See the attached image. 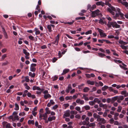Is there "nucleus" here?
Returning a JSON list of instances; mask_svg holds the SVG:
<instances>
[{"mask_svg": "<svg viewBox=\"0 0 128 128\" xmlns=\"http://www.w3.org/2000/svg\"><path fill=\"white\" fill-rule=\"evenodd\" d=\"M97 121L99 122L98 124L101 125L102 124H104L106 122V120L103 118H100V116L97 119Z\"/></svg>", "mask_w": 128, "mask_h": 128, "instance_id": "nucleus-5", "label": "nucleus"}, {"mask_svg": "<svg viewBox=\"0 0 128 128\" xmlns=\"http://www.w3.org/2000/svg\"><path fill=\"white\" fill-rule=\"evenodd\" d=\"M89 104L90 106H93L95 104V103L94 102V100H93L92 101L89 102Z\"/></svg>", "mask_w": 128, "mask_h": 128, "instance_id": "nucleus-46", "label": "nucleus"}, {"mask_svg": "<svg viewBox=\"0 0 128 128\" xmlns=\"http://www.w3.org/2000/svg\"><path fill=\"white\" fill-rule=\"evenodd\" d=\"M83 96L82 98H83L84 100L86 101H88L89 100V99L87 97L88 95L87 94H83Z\"/></svg>", "mask_w": 128, "mask_h": 128, "instance_id": "nucleus-20", "label": "nucleus"}, {"mask_svg": "<svg viewBox=\"0 0 128 128\" xmlns=\"http://www.w3.org/2000/svg\"><path fill=\"white\" fill-rule=\"evenodd\" d=\"M30 70L31 71L34 72L36 71V68L35 67H33L30 66Z\"/></svg>", "mask_w": 128, "mask_h": 128, "instance_id": "nucleus-32", "label": "nucleus"}, {"mask_svg": "<svg viewBox=\"0 0 128 128\" xmlns=\"http://www.w3.org/2000/svg\"><path fill=\"white\" fill-rule=\"evenodd\" d=\"M70 114H72L73 115L76 114L77 113V112L75 111L72 110L71 112H70Z\"/></svg>", "mask_w": 128, "mask_h": 128, "instance_id": "nucleus-42", "label": "nucleus"}, {"mask_svg": "<svg viewBox=\"0 0 128 128\" xmlns=\"http://www.w3.org/2000/svg\"><path fill=\"white\" fill-rule=\"evenodd\" d=\"M43 93L44 94V97L46 99L50 98L52 97L51 96L48 94V91L47 90H44Z\"/></svg>", "mask_w": 128, "mask_h": 128, "instance_id": "nucleus-4", "label": "nucleus"}, {"mask_svg": "<svg viewBox=\"0 0 128 128\" xmlns=\"http://www.w3.org/2000/svg\"><path fill=\"white\" fill-rule=\"evenodd\" d=\"M114 62L116 63H122V62L120 60H117L116 59L114 60Z\"/></svg>", "mask_w": 128, "mask_h": 128, "instance_id": "nucleus-45", "label": "nucleus"}, {"mask_svg": "<svg viewBox=\"0 0 128 128\" xmlns=\"http://www.w3.org/2000/svg\"><path fill=\"white\" fill-rule=\"evenodd\" d=\"M32 114L34 116H35L37 112L34 111L33 110L32 112Z\"/></svg>", "mask_w": 128, "mask_h": 128, "instance_id": "nucleus-59", "label": "nucleus"}, {"mask_svg": "<svg viewBox=\"0 0 128 128\" xmlns=\"http://www.w3.org/2000/svg\"><path fill=\"white\" fill-rule=\"evenodd\" d=\"M41 48L42 49H46L47 48V46L46 45H44L41 46Z\"/></svg>", "mask_w": 128, "mask_h": 128, "instance_id": "nucleus-62", "label": "nucleus"}, {"mask_svg": "<svg viewBox=\"0 0 128 128\" xmlns=\"http://www.w3.org/2000/svg\"><path fill=\"white\" fill-rule=\"evenodd\" d=\"M60 36V35L59 34H58L55 38L56 42H57V43L56 44V45H57L58 44L59 41V37Z\"/></svg>", "mask_w": 128, "mask_h": 128, "instance_id": "nucleus-16", "label": "nucleus"}, {"mask_svg": "<svg viewBox=\"0 0 128 128\" xmlns=\"http://www.w3.org/2000/svg\"><path fill=\"white\" fill-rule=\"evenodd\" d=\"M65 99L67 100H72V96H67L66 97Z\"/></svg>", "mask_w": 128, "mask_h": 128, "instance_id": "nucleus-47", "label": "nucleus"}, {"mask_svg": "<svg viewBox=\"0 0 128 128\" xmlns=\"http://www.w3.org/2000/svg\"><path fill=\"white\" fill-rule=\"evenodd\" d=\"M34 31L35 32V34L36 35L39 34L40 33V31L39 29L36 28H34Z\"/></svg>", "mask_w": 128, "mask_h": 128, "instance_id": "nucleus-17", "label": "nucleus"}, {"mask_svg": "<svg viewBox=\"0 0 128 128\" xmlns=\"http://www.w3.org/2000/svg\"><path fill=\"white\" fill-rule=\"evenodd\" d=\"M58 107V106L57 104H56L52 107V109L54 110H55Z\"/></svg>", "mask_w": 128, "mask_h": 128, "instance_id": "nucleus-58", "label": "nucleus"}, {"mask_svg": "<svg viewBox=\"0 0 128 128\" xmlns=\"http://www.w3.org/2000/svg\"><path fill=\"white\" fill-rule=\"evenodd\" d=\"M122 109V107L121 106H119L118 107V109L117 110V111L118 112H120Z\"/></svg>", "mask_w": 128, "mask_h": 128, "instance_id": "nucleus-51", "label": "nucleus"}, {"mask_svg": "<svg viewBox=\"0 0 128 128\" xmlns=\"http://www.w3.org/2000/svg\"><path fill=\"white\" fill-rule=\"evenodd\" d=\"M107 26L108 28L112 26L113 28H119L120 27V25L118 24L117 22L115 21L108 22Z\"/></svg>", "mask_w": 128, "mask_h": 128, "instance_id": "nucleus-2", "label": "nucleus"}, {"mask_svg": "<svg viewBox=\"0 0 128 128\" xmlns=\"http://www.w3.org/2000/svg\"><path fill=\"white\" fill-rule=\"evenodd\" d=\"M47 28L48 29L49 32H51L52 31V26L51 25H48L47 26Z\"/></svg>", "mask_w": 128, "mask_h": 128, "instance_id": "nucleus-33", "label": "nucleus"}, {"mask_svg": "<svg viewBox=\"0 0 128 128\" xmlns=\"http://www.w3.org/2000/svg\"><path fill=\"white\" fill-rule=\"evenodd\" d=\"M92 31L91 30H90L87 32H85V34L86 35H88L92 34Z\"/></svg>", "mask_w": 128, "mask_h": 128, "instance_id": "nucleus-41", "label": "nucleus"}, {"mask_svg": "<svg viewBox=\"0 0 128 128\" xmlns=\"http://www.w3.org/2000/svg\"><path fill=\"white\" fill-rule=\"evenodd\" d=\"M15 108H14V109L16 110H18L19 109V107L18 104L16 103H15Z\"/></svg>", "mask_w": 128, "mask_h": 128, "instance_id": "nucleus-35", "label": "nucleus"}, {"mask_svg": "<svg viewBox=\"0 0 128 128\" xmlns=\"http://www.w3.org/2000/svg\"><path fill=\"white\" fill-rule=\"evenodd\" d=\"M69 71V69H64L63 70V72L62 74V75H63L64 74H66Z\"/></svg>", "mask_w": 128, "mask_h": 128, "instance_id": "nucleus-28", "label": "nucleus"}, {"mask_svg": "<svg viewBox=\"0 0 128 128\" xmlns=\"http://www.w3.org/2000/svg\"><path fill=\"white\" fill-rule=\"evenodd\" d=\"M120 93L121 94L124 95L125 97L127 96H128V93L126 90L122 91Z\"/></svg>", "mask_w": 128, "mask_h": 128, "instance_id": "nucleus-15", "label": "nucleus"}, {"mask_svg": "<svg viewBox=\"0 0 128 128\" xmlns=\"http://www.w3.org/2000/svg\"><path fill=\"white\" fill-rule=\"evenodd\" d=\"M34 120H29L28 121V124H34Z\"/></svg>", "mask_w": 128, "mask_h": 128, "instance_id": "nucleus-29", "label": "nucleus"}, {"mask_svg": "<svg viewBox=\"0 0 128 128\" xmlns=\"http://www.w3.org/2000/svg\"><path fill=\"white\" fill-rule=\"evenodd\" d=\"M108 87L106 86H104L102 88V91H105L108 88Z\"/></svg>", "mask_w": 128, "mask_h": 128, "instance_id": "nucleus-36", "label": "nucleus"}, {"mask_svg": "<svg viewBox=\"0 0 128 128\" xmlns=\"http://www.w3.org/2000/svg\"><path fill=\"white\" fill-rule=\"evenodd\" d=\"M121 3L126 7H128V3L127 2H122Z\"/></svg>", "mask_w": 128, "mask_h": 128, "instance_id": "nucleus-30", "label": "nucleus"}, {"mask_svg": "<svg viewBox=\"0 0 128 128\" xmlns=\"http://www.w3.org/2000/svg\"><path fill=\"white\" fill-rule=\"evenodd\" d=\"M23 53L26 56L25 58L26 59H28L29 58V56H30V54L28 52H27L26 50L24 49H23Z\"/></svg>", "mask_w": 128, "mask_h": 128, "instance_id": "nucleus-10", "label": "nucleus"}, {"mask_svg": "<svg viewBox=\"0 0 128 128\" xmlns=\"http://www.w3.org/2000/svg\"><path fill=\"white\" fill-rule=\"evenodd\" d=\"M64 114L63 115V118H65L66 117H69L70 116V111L69 110H68L64 112Z\"/></svg>", "mask_w": 128, "mask_h": 128, "instance_id": "nucleus-7", "label": "nucleus"}, {"mask_svg": "<svg viewBox=\"0 0 128 128\" xmlns=\"http://www.w3.org/2000/svg\"><path fill=\"white\" fill-rule=\"evenodd\" d=\"M96 4L97 6L101 5L102 6H103L104 4V3L102 1L97 2Z\"/></svg>", "mask_w": 128, "mask_h": 128, "instance_id": "nucleus-19", "label": "nucleus"}, {"mask_svg": "<svg viewBox=\"0 0 128 128\" xmlns=\"http://www.w3.org/2000/svg\"><path fill=\"white\" fill-rule=\"evenodd\" d=\"M56 118L55 116H52V117H49L48 118V120L49 122H51L53 120H54Z\"/></svg>", "mask_w": 128, "mask_h": 128, "instance_id": "nucleus-18", "label": "nucleus"}, {"mask_svg": "<svg viewBox=\"0 0 128 128\" xmlns=\"http://www.w3.org/2000/svg\"><path fill=\"white\" fill-rule=\"evenodd\" d=\"M97 29L99 32L100 35L101 37H105L106 36V34L104 32V31L98 28H97Z\"/></svg>", "mask_w": 128, "mask_h": 128, "instance_id": "nucleus-6", "label": "nucleus"}, {"mask_svg": "<svg viewBox=\"0 0 128 128\" xmlns=\"http://www.w3.org/2000/svg\"><path fill=\"white\" fill-rule=\"evenodd\" d=\"M87 83L89 84L92 85H94V82L93 81H91L90 80H88L87 81Z\"/></svg>", "mask_w": 128, "mask_h": 128, "instance_id": "nucleus-23", "label": "nucleus"}, {"mask_svg": "<svg viewBox=\"0 0 128 128\" xmlns=\"http://www.w3.org/2000/svg\"><path fill=\"white\" fill-rule=\"evenodd\" d=\"M25 81L27 82H28L30 81V79L29 78L28 76H26L25 77Z\"/></svg>", "mask_w": 128, "mask_h": 128, "instance_id": "nucleus-48", "label": "nucleus"}, {"mask_svg": "<svg viewBox=\"0 0 128 128\" xmlns=\"http://www.w3.org/2000/svg\"><path fill=\"white\" fill-rule=\"evenodd\" d=\"M28 38L30 40L32 41L34 40V37L32 35L29 36H28Z\"/></svg>", "mask_w": 128, "mask_h": 128, "instance_id": "nucleus-50", "label": "nucleus"}, {"mask_svg": "<svg viewBox=\"0 0 128 128\" xmlns=\"http://www.w3.org/2000/svg\"><path fill=\"white\" fill-rule=\"evenodd\" d=\"M106 18L109 21H111L112 20L111 18L108 16H106Z\"/></svg>", "mask_w": 128, "mask_h": 128, "instance_id": "nucleus-54", "label": "nucleus"}, {"mask_svg": "<svg viewBox=\"0 0 128 128\" xmlns=\"http://www.w3.org/2000/svg\"><path fill=\"white\" fill-rule=\"evenodd\" d=\"M110 123L111 124H112L114 123V120L113 118H112L110 120Z\"/></svg>", "mask_w": 128, "mask_h": 128, "instance_id": "nucleus-55", "label": "nucleus"}, {"mask_svg": "<svg viewBox=\"0 0 128 128\" xmlns=\"http://www.w3.org/2000/svg\"><path fill=\"white\" fill-rule=\"evenodd\" d=\"M100 116L97 115L96 113L93 114V117L95 118H96L97 119Z\"/></svg>", "mask_w": 128, "mask_h": 128, "instance_id": "nucleus-38", "label": "nucleus"}, {"mask_svg": "<svg viewBox=\"0 0 128 128\" xmlns=\"http://www.w3.org/2000/svg\"><path fill=\"white\" fill-rule=\"evenodd\" d=\"M58 60V58H54L52 59V62H55Z\"/></svg>", "mask_w": 128, "mask_h": 128, "instance_id": "nucleus-63", "label": "nucleus"}, {"mask_svg": "<svg viewBox=\"0 0 128 128\" xmlns=\"http://www.w3.org/2000/svg\"><path fill=\"white\" fill-rule=\"evenodd\" d=\"M36 74L35 73H32L31 72H29L28 73V75L32 78H34L36 76Z\"/></svg>", "mask_w": 128, "mask_h": 128, "instance_id": "nucleus-21", "label": "nucleus"}, {"mask_svg": "<svg viewBox=\"0 0 128 128\" xmlns=\"http://www.w3.org/2000/svg\"><path fill=\"white\" fill-rule=\"evenodd\" d=\"M89 88L87 87H85L83 89V91L85 92H87L89 90Z\"/></svg>", "mask_w": 128, "mask_h": 128, "instance_id": "nucleus-34", "label": "nucleus"}, {"mask_svg": "<svg viewBox=\"0 0 128 128\" xmlns=\"http://www.w3.org/2000/svg\"><path fill=\"white\" fill-rule=\"evenodd\" d=\"M89 124V126L90 127H94L96 126L95 122H94L92 123H90L88 124Z\"/></svg>", "mask_w": 128, "mask_h": 128, "instance_id": "nucleus-37", "label": "nucleus"}, {"mask_svg": "<svg viewBox=\"0 0 128 128\" xmlns=\"http://www.w3.org/2000/svg\"><path fill=\"white\" fill-rule=\"evenodd\" d=\"M101 14L100 11L98 9H97L94 11L92 12L91 16L92 17L94 18L96 16L100 15Z\"/></svg>", "mask_w": 128, "mask_h": 128, "instance_id": "nucleus-3", "label": "nucleus"}, {"mask_svg": "<svg viewBox=\"0 0 128 128\" xmlns=\"http://www.w3.org/2000/svg\"><path fill=\"white\" fill-rule=\"evenodd\" d=\"M49 108L48 107H46L45 108L46 111V113L47 114H49L50 113V111L49 110Z\"/></svg>", "mask_w": 128, "mask_h": 128, "instance_id": "nucleus-27", "label": "nucleus"}, {"mask_svg": "<svg viewBox=\"0 0 128 128\" xmlns=\"http://www.w3.org/2000/svg\"><path fill=\"white\" fill-rule=\"evenodd\" d=\"M118 99L120 100H122L124 98V97L122 96H118Z\"/></svg>", "mask_w": 128, "mask_h": 128, "instance_id": "nucleus-43", "label": "nucleus"}, {"mask_svg": "<svg viewBox=\"0 0 128 128\" xmlns=\"http://www.w3.org/2000/svg\"><path fill=\"white\" fill-rule=\"evenodd\" d=\"M119 66L120 68L124 70H126L128 69L127 68L122 66L121 64H120Z\"/></svg>", "mask_w": 128, "mask_h": 128, "instance_id": "nucleus-49", "label": "nucleus"}, {"mask_svg": "<svg viewBox=\"0 0 128 128\" xmlns=\"http://www.w3.org/2000/svg\"><path fill=\"white\" fill-rule=\"evenodd\" d=\"M84 108L86 110H89L90 109V107L89 106H84Z\"/></svg>", "mask_w": 128, "mask_h": 128, "instance_id": "nucleus-44", "label": "nucleus"}, {"mask_svg": "<svg viewBox=\"0 0 128 128\" xmlns=\"http://www.w3.org/2000/svg\"><path fill=\"white\" fill-rule=\"evenodd\" d=\"M114 38V36L112 35H110L108 36V38Z\"/></svg>", "mask_w": 128, "mask_h": 128, "instance_id": "nucleus-64", "label": "nucleus"}, {"mask_svg": "<svg viewBox=\"0 0 128 128\" xmlns=\"http://www.w3.org/2000/svg\"><path fill=\"white\" fill-rule=\"evenodd\" d=\"M76 102L78 104L81 105L83 104L84 103V101L83 100H81L80 99H77L76 100Z\"/></svg>", "mask_w": 128, "mask_h": 128, "instance_id": "nucleus-11", "label": "nucleus"}, {"mask_svg": "<svg viewBox=\"0 0 128 128\" xmlns=\"http://www.w3.org/2000/svg\"><path fill=\"white\" fill-rule=\"evenodd\" d=\"M86 19V17L84 16L83 17H76V20H84Z\"/></svg>", "mask_w": 128, "mask_h": 128, "instance_id": "nucleus-26", "label": "nucleus"}, {"mask_svg": "<svg viewBox=\"0 0 128 128\" xmlns=\"http://www.w3.org/2000/svg\"><path fill=\"white\" fill-rule=\"evenodd\" d=\"M78 94H76L74 95L72 97V98H73L74 99H76L78 97Z\"/></svg>", "mask_w": 128, "mask_h": 128, "instance_id": "nucleus-56", "label": "nucleus"}, {"mask_svg": "<svg viewBox=\"0 0 128 128\" xmlns=\"http://www.w3.org/2000/svg\"><path fill=\"white\" fill-rule=\"evenodd\" d=\"M75 109L77 111H78L79 112L81 113L82 112L80 110L81 109L80 107L78 106H76L75 108Z\"/></svg>", "mask_w": 128, "mask_h": 128, "instance_id": "nucleus-31", "label": "nucleus"}, {"mask_svg": "<svg viewBox=\"0 0 128 128\" xmlns=\"http://www.w3.org/2000/svg\"><path fill=\"white\" fill-rule=\"evenodd\" d=\"M2 124L4 127H6V128H10L11 127V125L9 123L7 122H2Z\"/></svg>", "mask_w": 128, "mask_h": 128, "instance_id": "nucleus-8", "label": "nucleus"}, {"mask_svg": "<svg viewBox=\"0 0 128 128\" xmlns=\"http://www.w3.org/2000/svg\"><path fill=\"white\" fill-rule=\"evenodd\" d=\"M96 7V6L95 4H94L91 6V8L90 9V11H91L92 10H93L95 9Z\"/></svg>", "mask_w": 128, "mask_h": 128, "instance_id": "nucleus-40", "label": "nucleus"}, {"mask_svg": "<svg viewBox=\"0 0 128 128\" xmlns=\"http://www.w3.org/2000/svg\"><path fill=\"white\" fill-rule=\"evenodd\" d=\"M59 99L60 101L62 102L64 100V98L63 96H61L60 97Z\"/></svg>", "mask_w": 128, "mask_h": 128, "instance_id": "nucleus-52", "label": "nucleus"}, {"mask_svg": "<svg viewBox=\"0 0 128 128\" xmlns=\"http://www.w3.org/2000/svg\"><path fill=\"white\" fill-rule=\"evenodd\" d=\"M4 36L5 38L6 39L8 38V36L6 32H5L4 34Z\"/></svg>", "mask_w": 128, "mask_h": 128, "instance_id": "nucleus-60", "label": "nucleus"}, {"mask_svg": "<svg viewBox=\"0 0 128 128\" xmlns=\"http://www.w3.org/2000/svg\"><path fill=\"white\" fill-rule=\"evenodd\" d=\"M98 56L101 58H103L106 56L105 54L102 52H99L98 53Z\"/></svg>", "mask_w": 128, "mask_h": 128, "instance_id": "nucleus-24", "label": "nucleus"}, {"mask_svg": "<svg viewBox=\"0 0 128 128\" xmlns=\"http://www.w3.org/2000/svg\"><path fill=\"white\" fill-rule=\"evenodd\" d=\"M83 44V41H82L79 44H74V46H79L82 45Z\"/></svg>", "mask_w": 128, "mask_h": 128, "instance_id": "nucleus-39", "label": "nucleus"}, {"mask_svg": "<svg viewBox=\"0 0 128 128\" xmlns=\"http://www.w3.org/2000/svg\"><path fill=\"white\" fill-rule=\"evenodd\" d=\"M6 56H7L6 54H4L2 56V60H4Z\"/></svg>", "mask_w": 128, "mask_h": 128, "instance_id": "nucleus-53", "label": "nucleus"}, {"mask_svg": "<svg viewBox=\"0 0 128 128\" xmlns=\"http://www.w3.org/2000/svg\"><path fill=\"white\" fill-rule=\"evenodd\" d=\"M32 90H41L42 91L43 90L41 89L39 87L36 86H34L32 87Z\"/></svg>", "mask_w": 128, "mask_h": 128, "instance_id": "nucleus-13", "label": "nucleus"}, {"mask_svg": "<svg viewBox=\"0 0 128 128\" xmlns=\"http://www.w3.org/2000/svg\"><path fill=\"white\" fill-rule=\"evenodd\" d=\"M18 112H17L14 111L13 113V115L14 116V121L15 120H19V117L17 115L18 114Z\"/></svg>", "mask_w": 128, "mask_h": 128, "instance_id": "nucleus-9", "label": "nucleus"}, {"mask_svg": "<svg viewBox=\"0 0 128 128\" xmlns=\"http://www.w3.org/2000/svg\"><path fill=\"white\" fill-rule=\"evenodd\" d=\"M119 114L118 113H116L115 114L114 116V118L115 120H118V116H119Z\"/></svg>", "mask_w": 128, "mask_h": 128, "instance_id": "nucleus-25", "label": "nucleus"}, {"mask_svg": "<svg viewBox=\"0 0 128 128\" xmlns=\"http://www.w3.org/2000/svg\"><path fill=\"white\" fill-rule=\"evenodd\" d=\"M72 88L71 85L70 84H68L67 87V88L66 89V92L67 93H69L70 91V90L72 89Z\"/></svg>", "mask_w": 128, "mask_h": 128, "instance_id": "nucleus-14", "label": "nucleus"}, {"mask_svg": "<svg viewBox=\"0 0 128 128\" xmlns=\"http://www.w3.org/2000/svg\"><path fill=\"white\" fill-rule=\"evenodd\" d=\"M57 78L58 77L56 76H55L54 77H52V78L53 81L56 80Z\"/></svg>", "mask_w": 128, "mask_h": 128, "instance_id": "nucleus-61", "label": "nucleus"}, {"mask_svg": "<svg viewBox=\"0 0 128 128\" xmlns=\"http://www.w3.org/2000/svg\"><path fill=\"white\" fill-rule=\"evenodd\" d=\"M104 19L105 18H100L98 22L102 24H106V22L105 21Z\"/></svg>", "mask_w": 128, "mask_h": 128, "instance_id": "nucleus-12", "label": "nucleus"}, {"mask_svg": "<svg viewBox=\"0 0 128 128\" xmlns=\"http://www.w3.org/2000/svg\"><path fill=\"white\" fill-rule=\"evenodd\" d=\"M120 47H121V48L123 49H126V46L123 45H121L120 46Z\"/></svg>", "mask_w": 128, "mask_h": 128, "instance_id": "nucleus-57", "label": "nucleus"}, {"mask_svg": "<svg viewBox=\"0 0 128 128\" xmlns=\"http://www.w3.org/2000/svg\"><path fill=\"white\" fill-rule=\"evenodd\" d=\"M39 118L40 120L42 119V117H44L47 115V114L45 113L43 114H42L41 113H39Z\"/></svg>", "mask_w": 128, "mask_h": 128, "instance_id": "nucleus-22", "label": "nucleus"}, {"mask_svg": "<svg viewBox=\"0 0 128 128\" xmlns=\"http://www.w3.org/2000/svg\"><path fill=\"white\" fill-rule=\"evenodd\" d=\"M105 4L109 7L107 8L108 11L111 14L114 15L113 16L114 19H117L120 16L122 18L124 17V14L121 13V10L119 8H114L111 5L107 2H106Z\"/></svg>", "mask_w": 128, "mask_h": 128, "instance_id": "nucleus-1", "label": "nucleus"}]
</instances>
